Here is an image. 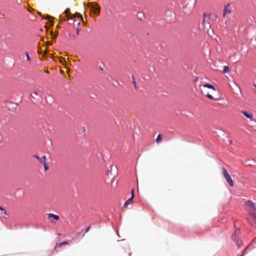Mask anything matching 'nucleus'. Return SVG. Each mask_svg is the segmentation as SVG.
Returning <instances> with one entry per match:
<instances>
[{
    "mask_svg": "<svg viewBox=\"0 0 256 256\" xmlns=\"http://www.w3.org/2000/svg\"><path fill=\"white\" fill-rule=\"evenodd\" d=\"M240 236V228L236 229L234 232L232 236V239L235 243L238 248H240L242 246V242Z\"/></svg>",
    "mask_w": 256,
    "mask_h": 256,
    "instance_id": "f257e3e1",
    "label": "nucleus"
},
{
    "mask_svg": "<svg viewBox=\"0 0 256 256\" xmlns=\"http://www.w3.org/2000/svg\"><path fill=\"white\" fill-rule=\"evenodd\" d=\"M246 206L248 208H250V214L254 219V223L256 222V213L254 212L256 210L254 203L251 200H248L246 202Z\"/></svg>",
    "mask_w": 256,
    "mask_h": 256,
    "instance_id": "f03ea898",
    "label": "nucleus"
},
{
    "mask_svg": "<svg viewBox=\"0 0 256 256\" xmlns=\"http://www.w3.org/2000/svg\"><path fill=\"white\" fill-rule=\"evenodd\" d=\"M42 92L38 88H35L30 94L31 96L36 100V102H40L42 100Z\"/></svg>",
    "mask_w": 256,
    "mask_h": 256,
    "instance_id": "7ed1b4c3",
    "label": "nucleus"
},
{
    "mask_svg": "<svg viewBox=\"0 0 256 256\" xmlns=\"http://www.w3.org/2000/svg\"><path fill=\"white\" fill-rule=\"evenodd\" d=\"M204 20L202 22V26L204 27V30L207 31L208 32L210 29L211 28V25L209 22L207 21L206 19L207 18V19H210V15H206V14H203Z\"/></svg>",
    "mask_w": 256,
    "mask_h": 256,
    "instance_id": "20e7f679",
    "label": "nucleus"
},
{
    "mask_svg": "<svg viewBox=\"0 0 256 256\" xmlns=\"http://www.w3.org/2000/svg\"><path fill=\"white\" fill-rule=\"evenodd\" d=\"M88 6L94 14H96L100 12V7L96 2H89L88 3Z\"/></svg>",
    "mask_w": 256,
    "mask_h": 256,
    "instance_id": "39448f33",
    "label": "nucleus"
},
{
    "mask_svg": "<svg viewBox=\"0 0 256 256\" xmlns=\"http://www.w3.org/2000/svg\"><path fill=\"white\" fill-rule=\"evenodd\" d=\"M223 174H224V176L225 178L226 182L228 183V184L231 186H234V183H233L232 180L231 178V176L228 174L226 170L224 168H223Z\"/></svg>",
    "mask_w": 256,
    "mask_h": 256,
    "instance_id": "423d86ee",
    "label": "nucleus"
},
{
    "mask_svg": "<svg viewBox=\"0 0 256 256\" xmlns=\"http://www.w3.org/2000/svg\"><path fill=\"white\" fill-rule=\"evenodd\" d=\"M195 4H196V2H192L191 6L190 8H188V4L187 3L186 4V5L183 8V12L186 14H189L192 12V10L194 8Z\"/></svg>",
    "mask_w": 256,
    "mask_h": 256,
    "instance_id": "0eeeda50",
    "label": "nucleus"
},
{
    "mask_svg": "<svg viewBox=\"0 0 256 256\" xmlns=\"http://www.w3.org/2000/svg\"><path fill=\"white\" fill-rule=\"evenodd\" d=\"M242 113L244 115V116L245 117H246V118L250 119V121L253 120H252V113L248 112L246 111H244V110L242 111Z\"/></svg>",
    "mask_w": 256,
    "mask_h": 256,
    "instance_id": "6e6552de",
    "label": "nucleus"
},
{
    "mask_svg": "<svg viewBox=\"0 0 256 256\" xmlns=\"http://www.w3.org/2000/svg\"><path fill=\"white\" fill-rule=\"evenodd\" d=\"M229 6H230V4H228L227 5L225 6L224 8V12H223L224 17L225 16L226 14L230 13L231 11H230V10L229 9V8H228Z\"/></svg>",
    "mask_w": 256,
    "mask_h": 256,
    "instance_id": "1a4fd4ad",
    "label": "nucleus"
},
{
    "mask_svg": "<svg viewBox=\"0 0 256 256\" xmlns=\"http://www.w3.org/2000/svg\"><path fill=\"white\" fill-rule=\"evenodd\" d=\"M134 195L133 196H132L131 198H128L124 203V208H126L128 206V204H131L132 201H133V199H134Z\"/></svg>",
    "mask_w": 256,
    "mask_h": 256,
    "instance_id": "9d476101",
    "label": "nucleus"
},
{
    "mask_svg": "<svg viewBox=\"0 0 256 256\" xmlns=\"http://www.w3.org/2000/svg\"><path fill=\"white\" fill-rule=\"evenodd\" d=\"M43 18L47 19L49 20L50 22V23L51 26H52L54 25V22L52 21L53 18L49 15H45L42 16Z\"/></svg>",
    "mask_w": 256,
    "mask_h": 256,
    "instance_id": "9b49d317",
    "label": "nucleus"
},
{
    "mask_svg": "<svg viewBox=\"0 0 256 256\" xmlns=\"http://www.w3.org/2000/svg\"><path fill=\"white\" fill-rule=\"evenodd\" d=\"M64 13L66 14V16L68 18V20L69 18L71 16L72 14H70V10L69 8H66L65 10Z\"/></svg>",
    "mask_w": 256,
    "mask_h": 256,
    "instance_id": "f8f14e48",
    "label": "nucleus"
},
{
    "mask_svg": "<svg viewBox=\"0 0 256 256\" xmlns=\"http://www.w3.org/2000/svg\"><path fill=\"white\" fill-rule=\"evenodd\" d=\"M76 17L80 18L82 17V16L80 15V14L76 12L74 14H72L71 16L69 18L68 20H72V18Z\"/></svg>",
    "mask_w": 256,
    "mask_h": 256,
    "instance_id": "ddd939ff",
    "label": "nucleus"
},
{
    "mask_svg": "<svg viewBox=\"0 0 256 256\" xmlns=\"http://www.w3.org/2000/svg\"><path fill=\"white\" fill-rule=\"evenodd\" d=\"M137 16L139 20H142L145 18V15L143 12H139L137 14Z\"/></svg>",
    "mask_w": 256,
    "mask_h": 256,
    "instance_id": "4468645a",
    "label": "nucleus"
},
{
    "mask_svg": "<svg viewBox=\"0 0 256 256\" xmlns=\"http://www.w3.org/2000/svg\"><path fill=\"white\" fill-rule=\"evenodd\" d=\"M48 218H52L55 220H59V216L58 215L53 214H48Z\"/></svg>",
    "mask_w": 256,
    "mask_h": 256,
    "instance_id": "2eb2a0df",
    "label": "nucleus"
},
{
    "mask_svg": "<svg viewBox=\"0 0 256 256\" xmlns=\"http://www.w3.org/2000/svg\"><path fill=\"white\" fill-rule=\"evenodd\" d=\"M204 88H210V89H212L213 90H216L215 87L213 85L209 84H204Z\"/></svg>",
    "mask_w": 256,
    "mask_h": 256,
    "instance_id": "dca6fc26",
    "label": "nucleus"
},
{
    "mask_svg": "<svg viewBox=\"0 0 256 256\" xmlns=\"http://www.w3.org/2000/svg\"><path fill=\"white\" fill-rule=\"evenodd\" d=\"M45 158H46V156H42V160H40V162L42 163H43L45 170H48V166L45 164V162H44Z\"/></svg>",
    "mask_w": 256,
    "mask_h": 256,
    "instance_id": "f3484780",
    "label": "nucleus"
},
{
    "mask_svg": "<svg viewBox=\"0 0 256 256\" xmlns=\"http://www.w3.org/2000/svg\"><path fill=\"white\" fill-rule=\"evenodd\" d=\"M68 244V242H67V241H64L63 242H60V244H56V246H58V247H60L61 246H62V245H64V244Z\"/></svg>",
    "mask_w": 256,
    "mask_h": 256,
    "instance_id": "a211bd4d",
    "label": "nucleus"
},
{
    "mask_svg": "<svg viewBox=\"0 0 256 256\" xmlns=\"http://www.w3.org/2000/svg\"><path fill=\"white\" fill-rule=\"evenodd\" d=\"M230 71V68L228 66H224L223 69V72L224 74L228 73Z\"/></svg>",
    "mask_w": 256,
    "mask_h": 256,
    "instance_id": "6ab92c4d",
    "label": "nucleus"
},
{
    "mask_svg": "<svg viewBox=\"0 0 256 256\" xmlns=\"http://www.w3.org/2000/svg\"><path fill=\"white\" fill-rule=\"evenodd\" d=\"M206 96L210 100H214V98L210 94H206Z\"/></svg>",
    "mask_w": 256,
    "mask_h": 256,
    "instance_id": "aec40b11",
    "label": "nucleus"
},
{
    "mask_svg": "<svg viewBox=\"0 0 256 256\" xmlns=\"http://www.w3.org/2000/svg\"><path fill=\"white\" fill-rule=\"evenodd\" d=\"M162 140V137H161V135L160 134H158L156 139V141L157 142H160Z\"/></svg>",
    "mask_w": 256,
    "mask_h": 256,
    "instance_id": "412c9836",
    "label": "nucleus"
},
{
    "mask_svg": "<svg viewBox=\"0 0 256 256\" xmlns=\"http://www.w3.org/2000/svg\"><path fill=\"white\" fill-rule=\"evenodd\" d=\"M132 78L133 80L132 83H133L135 88L136 89L137 88V86H136V82L135 81V79H134V76H132Z\"/></svg>",
    "mask_w": 256,
    "mask_h": 256,
    "instance_id": "4be33fe9",
    "label": "nucleus"
},
{
    "mask_svg": "<svg viewBox=\"0 0 256 256\" xmlns=\"http://www.w3.org/2000/svg\"><path fill=\"white\" fill-rule=\"evenodd\" d=\"M248 248V246H247L246 248H245L244 250H243V252H242V254L240 256H244V255H245V254H246V250H247Z\"/></svg>",
    "mask_w": 256,
    "mask_h": 256,
    "instance_id": "5701e85b",
    "label": "nucleus"
},
{
    "mask_svg": "<svg viewBox=\"0 0 256 256\" xmlns=\"http://www.w3.org/2000/svg\"><path fill=\"white\" fill-rule=\"evenodd\" d=\"M0 210H2L4 212V214H6V210L2 206H0Z\"/></svg>",
    "mask_w": 256,
    "mask_h": 256,
    "instance_id": "b1692460",
    "label": "nucleus"
},
{
    "mask_svg": "<svg viewBox=\"0 0 256 256\" xmlns=\"http://www.w3.org/2000/svg\"><path fill=\"white\" fill-rule=\"evenodd\" d=\"M60 21H65L66 19L64 18H62V15L59 16Z\"/></svg>",
    "mask_w": 256,
    "mask_h": 256,
    "instance_id": "393cba45",
    "label": "nucleus"
},
{
    "mask_svg": "<svg viewBox=\"0 0 256 256\" xmlns=\"http://www.w3.org/2000/svg\"><path fill=\"white\" fill-rule=\"evenodd\" d=\"M80 30H81L80 28H76V35L77 36L78 35L79 32L80 31Z\"/></svg>",
    "mask_w": 256,
    "mask_h": 256,
    "instance_id": "a878e982",
    "label": "nucleus"
},
{
    "mask_svg": "<svg viewBox=\"0 0 256 256\" xmlns=\"http://www.w3.org/2000/svg\"><path fill=\"white\" fill-rule=\"evenodd\" d=\"M76 28H80V20H79V21L78 22V23L76 24Z\"/></svg>",
    "mask_w": 256,
    "mask_h": 256,
    "instance_id": "bb28decb",
    "label": "nucleus"
},
{
    "mask_svg": "<svg viewBox=\"0 0 256 256\" xmlns=\"http://www.w3.org/2000/svg\"><path fill=\"white\" fill-rule=\"evenodd\" d=\"M26 59H27V60H30V56H29V55H28V53H27V52H26Z\"/></svg>",
    "mask_w": 256,
    "mask_h": 256,
    "instance_id": "cd10ccee",
    "label": "nucleus"
},
{
    "mask_svg": "<svg viewBox=\"0 0 256 256\" xmlns=\"http://www.w3.org/2000/svg\"><path fill=\"white\" fill-rule=\"evenodd\" d=\"M90 228V226H88V228H87L86 229V230L85 231V233L88 232Z\"/></svg>",
    "mask_w": 256,
    "mask_h": 256,
    "instance_id": "c85d7f7f",
    "label": "nucleus"
},
{
    "mask_svg": "<svg viewBox=\"0 0 256 256\" xmlns=\"http://www.w3.org/2000/svg\"><path fill=\"white\" fill-rule=\"evenodd\" d=\"M131 192H132V196L134 195V190H132Z\"/></svg>",
    "mask_w": 256,
    "mask_h": 256,
    "instance_id": "c756f323",
    "label": "nucleus"
},
{
    "mask_svg": "<svg viewBox=\"0 0 256 256\" xmlns=\"http://www.w3.org/2000/svg\"><path fill=\"white\" fill-rule=\"evenodd\" d=\"M248 222L250 224H253V223L251 222H250V220H249V218H248Z\"/></svg>",
    "mask_w": 256,
    "mask_h": 256,
    "instance_id": "7c9ffc66",
    "label": "nucleus"
},
{
    "mask_svg": "<svg viewBox=\"0 0 256 256\" xmlns=\"http://www.w3.org/2000/svg\"><path fill=\"white\" fill-rule=\"evenodd\" d=\"M73 38H76V36L74 35L72 36Z\"/></svg>",
    "mask_w": 256,
    "mask_h": 256,
    "instance_id": "2f4dec72",
    "label": "nucleus"
},
{
    "mask_svg": "<svg viewBox=\"0 0 256 256\" xmlns=\"http://www.w3.org/2000/svg\"><path fill=\"white\" fill-rule=\"evenodd\" d=\"M35 157H36V158H38V159H39V158H39V157H38V156H35Z\"/></svg>",
    "mask_w": 256,
    "mask_h": 256,
    "instance_id": "473e14b6",
    "label": "nucleus"
},
{
    "mask_svg": "<svg viewBox=\"0 0 256 256\" xmlns=\"http://www.w3.org/2000/svg\"><path fill=\"white\" fill-rule=\"evenodd\" d=\"M238 62V60H236L234 62L235 63L237 62Z\"/></svg>",
    "mask_w": 256,
    "mask_h": 256,
    "instance_id": "72a5a7b5",
    "label": "nucleus"
},
{
    "mask_svg": "<svg viewBox=\"0 0 256 256\" xmlns=\"http://www.w3.org/2000/svg\"><path fill=\"white\" fill-rule=\"evenodd\" d=\"M15 105L16 106H18V104H15Z\"/></svg>",
    "mask_w": 256,
    "mask_h": 256,
    "instance_id": "f704fd0d",
    "label": "nucleus"
},
{
    "mask_svg": "<svg viewBox=\"0 0 256 256\" xmlns=\"http://www.w3.org/2000/svg\"><path fill=\"white\" fill-rule=\"evenodd\" d=\"M82 129L84 130V128H82Z\"/></svg>",
    "mask_w": 256,
    "mask_h": 256,
    "instance_id": "c9c22d12",
    "label": "nucleus"
},
{
    "mask_svg": "<svg viewBox=\"0 0 256 256\" xmlns=\"http://www.w3.org/2000/svg\"><path fill=\"white\" fill-rule=\"evenodd\" d=\"M118 236L120 237V235H119L118 233Z\"/></svg>",
    "mask_w": 256,
    "mask_h": 256,
    "instance_id": "e433bc0d",
    "label": "nucleus"
}]
</instances>
